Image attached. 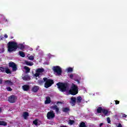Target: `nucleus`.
Instances as JSON below:
<instances>
[{"instance_id":"obj_1","label":"nucleus","mask_w":127,"mask_h":127,"mask_svg":"<svg viewBox=\"0 0 127 127\" xmlns=\"http://www.w3.org/2000/svg\"><path fill=\"white\" fill-rule=\"evenodd\" d=\"M25 48V47L22 44H17V43L14 41L9 42L7 43V51L8 52H14L20 49V50H23Z\"/></svg>"},{"instance_id":"obj_2","label":"nucleus","mask_w":127,"mask_h":127,"mask_svg":"<svg viewBox=\"0 0 127 127\" xmlns=\"http://www.w3.org/2000/svg\"><path fill=\"white\" fill-rule=\"evenodd\" d=\"M57 86L60 92H66L69 88V83L67 82H59L57 83Z\"/></svg>"},{"instance_id":"obj_3","label":"nucleus","mask_w":127,"mask_h":127,"mask_svg":"<svg viewBox=\"0 0 127 127\" xmlns=\"http://www.w3.org/2000/svg\"><path fill=\"white\" fill-rule=\"evenodd\" d=\"M78 92H79L78 86L74 83H72V86L69 91V94L72 96H75V95H77V94H78Z\"/></svg>"},{"instance_id":"obj_4","label":"nucleus","mask_w":127,"mask_h":127,"mask_svg":"<svg viewBox=\"0 0 127 127\" xmlns=\"http://www.w3.org/2000/svg\"><path fill=\"white\" fill-rule=\"evenodd\" d=\"M43 80L44 82H45L44 84L45 88H48L49 87H51V86L54 84V80H53V79H50L47 78V77H44Z\"/></svg>"},{"instance_id":"obj_5","label":"nucleus","mask_w":127,"mask_h":127,"mask_svg":"<svg viewBox=\"0 0 127 127\" xmlns=\"http://www.w3.org/2000/svg\"><path fill=\"white\" fill-rule=\"evenodd\" d=\"M54 71L58 75V76H61L62 74V69L59 66H54Z\"/></svg>"},{"instance_id":"obj_6","label":"nucleus","mask_w":127,"mask_h":127,"mask_svg":"<svg viewBox=\"0 0 127 127\" xmlns=\"http://www.w3.org/2000/svg\"><path fill=\"white\" fill-rule=\"evenodd\" d=\"M16 100H17V97L13 95L9 96L8 98V102L10 104H14L16 102Z\"/></svg>"},{"instance_id":"obj_7","label":"nucleus","mask_w":127,"mask_h":127,"mask_svg":"<svg viewBox=\"0 0 127 127\" xmlns=\"http://www.w3.org/2000/svg\"><path fill=\"white\" fill-rule=\"evenodd\" d=\"M47 118L48 120H52L55 118V113L53 111H51L48 112L47 114Z\"/></svg>"},{"instance_id":"obj_8","label":"nucleus","mask_w":127,"mask_h":127,"mask_svg":"<svg viewBox=\"0 0 127 127\" xmlns=\"http://www.w3.org/2000/svg\"><path fill=\"white\" fill-rule=\"evenodd\" d=\"M8 66L10 68H12L13 72H15V71L17 70V66L16 65V64L12 62L9 63Z\"/></svg>"},{"instance_id":"obj_9","label":"nucleus","mask_w":127,"mask_h":127,"mask_svg":"<svg viewBox=\"0 0 127 127\" xmlns=\"http://www.w3.org/2000/svg\"><path fill=\"white\" fill-rule=\"evenodd\" d=\"M76 98L75 97H71L70 98V105L74 107L76 104Z\"/></svg>"},{"instance_id":"obj_10","label":"nucleus","mask_w":127,"mask_h":127,"mask_svg":"<svg viewBox=\"0 0 127 127\" xmlns=\"http://www.w3.org/2000/svg\"><path fill=\"white\" fill-rule=\"evenodd\" d=\"M22 89L25 92H27L28 91H29V89H30V86L27 84H25L22 86Z\"/></svg>"},{"instance_id":"obj_11","label":"nucleus","mask_w":127,"mask_h":127,"mask_svg":"<svg viewBox=\"0 0 127 127\" xmlns=\"http://www.w3.org/2000/svg\"><path fill=\"white\" fill-rule=\"evenodd\" d=\"M38 90H39V86L35 85L32 88V91L34 93H37L38 92Z\"/></svg>"},{"instance_id":"obj_12","label":"nucleus","mask_w":127,"mask_h":127,"mask_svg":"<svg viewBox=\"0 0 127 127\" xmlns=\"http://www.w3.org/2000/svg\"><path fill=\"white\" fill-rule=\"evenodd\" d=\"M50 109L54 110L56 111V113H59V108H58V106H57V105L51 106Z\"/></svg>"},{"instance_id":"obj_13","label":"nucleus","mask_w":127,"mask_h":127,"mask_svg":"<svg viewBox=\"0 0 127 127\" xmlns=\"http://www.w3.org/2000/svg\"><path fill=\"white\" fill-rule=\"evenodd\" d=\"M45 103L46 105L50 104L51 103V99L50 98V97L48 96L46 98V100L45 101Z\"/></svg>"},{"instance_id":"obj_14","label":"nucleus","mask_w":127,"mask_h":127,"mask_svg":"<svg viewBox=\"0 0 127 127\" xmlns=\"http://www.w3.org/2000/svg\"><path fill=\"white\" fill-rule=\"evenodd\" d=\"M102 113L104 115V117H108L109 116V111L107 109H103Z\"/></svg>"},{"instance_id":"obj_15","label":"nucleus","mask_w":127,"mask_h":127,"mask_svg":"<svg viewBox=\"0 0 127 127\" xmlns=\"http://www.w3.org/2000/svg\"><path fill=\"white\" fill-rule=\"evenodd\" d=\"M4 83L6 85H9V86H12L13 85V82L9 80H5Z\"/></svg>"},{"instance_id":"obj_16","label":"nucleus","mask_w":127,"mask_h":127,"mask_svg":"<svg viewBox=\"0 0 127 127\" xmlns=\"http://www.w3.org/2000/svg\"><path fill=\"white\" fill-rule=\"evenodd\" d=\"M24 81H29L30 80V76L28 75H25L22 77Z\"/></svg>"},{"instance_id":"obj_17","label":"nucleus","mask_w":127,"mask_h":127,"mask_svg":"<svg viewBox=\"0 0 127 127\" xmlns=\"http://www.w3.org/2000/svg\"><path fill=\"white\" fill-rule=\"evenodd\" d=\"M103 110H104V109H103L101 107H99L97 109V113L98 114H101L102 113H103Z\"/></svg>"},{"instance_id":"obj_18","label":"nucleus","mask_w":127,"mask_h":127,"mask_svg":"<svg viewBox=\"0 0 127 127\" xmlns=\"http://www.w3.org/2000/svg\"><path fill=\"white\" fill-rule=\"evenodd\" d=\"M44 72V68H38L36 69V73L40 74V73H43Z\"/></svg>"},{"instance_id":"obj_19","label":"nucleus","mask_w":127,"mask_h":127,"mask_svg":"<svg viewBox=\"0 0 127 127\" xmlns=\"http://www.w3.org/2000/svg\"><path fill=\"white\" fill-rule=\"evenodd\" d=\"M63 113H68V112H70V108L68 107H65L63 108Z\"/></svg>"},{"instance_id":"obj_20","label":"nucleus","mask_w":127,"mask_h":127,"mask_svg":"<svg viewBox=\"0 0 127 127\" xmlns=\"http://www.w3.org/2000/svg\"><path fill=\"white\" fill-rule=\"evenodd\" d=\"M29 116V114L28 113V112H24L23 113V117L24 118V119H26L27 118V117Z\"/></svg>"},{"instance_id":"obj_21","label":"nucleus","mask_w":127,"mask_h":127,"mask_svg":"<svg viewBox=\"0 0 127 127\" xmlns=\"http://www.w3.org/2000/svg\"><path fill=\"white\" fill-rule=\"evenodd\" d=\"M25 63L26 65H27L28 66H33V63L28 62L27 61H26L25 62Z\"/></svg>"},{"instance_id":"obj_22","label":"nucleus","mask_w":127,"mask_h":127,"mask_svg":"<svg viewBox=\"0 0 127 127\" xmlns=\"http://www.w3.org/2000/svg\"><path fill=\"white\" fill-rule=\"evenodd\" d=\"M82 97L81 96H78L76 98V100H77V103H78V104H80V103H81V102H82Z\"/></svg>"},{"instance_id":"obj_23","label":"nucleus","mask_w":127,"mask_h":127,"mask_svg":"<svg viewBox=\"0 0 127 127\" xmlns=\"http://www.w3.org/2000/svg\"><path fill=\"white\" fill-rule=\"evenodd\" d=\"M19 55L21 57H25V54H24V52H22V51H19Z\"/></svg>"},{"instance_id":"obj_24","label":"nucleus","mask_w":127,"mask_h":127,"mask_svg":"<svg viewBox=\"0 0 127 127\" xmlns=\"http://www.w3.org/2000/svg\"><path fill=\"white\" fill-rule=\"evenodd\" d=\"M5 72H6V74H11V71H10L8 67L5 68Z\"/></svg>"},{"instance_id":"obj_25","label":"nucleus","mask_w":127,"mask_h":127,"mask_svg":"<svg viewBox=\"0 0 127 127\" xmlns=\"http://www.w3.org/2000/svg\"><path fill=\"white\" fill-rule=\"evenodd\" d=\"M24 69H25L26 73H29L30 72V68H29L28 66H25L24 67Z\"/></svg>"},{"instance_id":"obj_26","label":"nucleus","mask_w":127,"mask_h":127,"mask_svg":"<svg viewBox=\"0 0 127 127\" xmlns=\"http://www.w3.org/2000/svg\"><path fill=\"white\" fill-rule=\"evenodd\" d=\"M0 126H4V127H5V126H7V124L4 121H0Z\"/></svg>"},{"instance_id":"obj_27","label":"nucleus","mask_w":127,"mask_h":127,"mask_svg":"<svg viewBox=\"0 0 127 127\" xmlns=\"http://www.w3.org/2000/svg\"><path fill=\"white\" fill-rule=\"evenodd\" d=\"M79 127H87V125H86L84 122H82L80 123Z\"/></svg>"},{"instance_id":"obj_28","label":"nucleus","mask_w":127,"mask_h":127,"mask_svg":"<svg viewBox=\"0 0 127 127\" xmlns=\"http://www.w3.org/2000/svg\"><path fill=\"white\" fill-rule=\"evenodd\" d=\"M44 82H45V81H44V80H40V79H39L38 80V84H39V85H43V83H44Z\"/></svg>"},{"instance_id":"obj_29","label":"nucleus","mask_w":127,"mask_h":127,"mask_svg":"<svg viewBox=\"0 0 127 127\" xmlns=\"http://www.w3.org/2000/svg\"><path fill=\"white\" fill-rule=\"evenodd\" d=\"M73 124H75V121L73 120H69L68 122V125L72 126Z\"/></svg>"},{"instance_id":"obj_30","label":"nucleus","mask_w":127,"mask_h":127,"mask_svg":"<svg viewBox=\"0 0 127 127\" xmlns=\"http://www.w3.org/2000/svg\"><path fill=\"white\" fill-rule=\"evenodd\" d=\"M0 71H1L2 73H5V68H4L3 67H0Z\"/></svg>"},{"instance_id":"obj_31","label":"nucleus","mask_w":127,"mask_h":127,"mask_svg":"<svg viewBox=\"0 0 127 127\" xmlns=\"http://www.w3.org/2000/svg\"><path fill=\"white\" fill-rule=\"evenodd\" d=\"M33 124L35 125V126H38V122L37 120H35L33 122Z\"/></svg>"},{"instance_id":"obj_32","label":"nucleus","mask_w":127,"mask_h":127,"mask_svg":"<svg viewBox=\"0 0 127 127\" xmlns=\"http://www.w3.org/2000/svg\"><path fill=\"white\" fill-rule=\"evenodd\" d=\"M29 60L33 61V60H34V57H33V56H30L29 57Z\"/></svg>"},{"instance_id":"obj_33","label":"nucleus","mask_w":127,"mask_h":127,"mask_svg":"<svg viewBox=\"0 0 127 127\" xmlns=\"http://www.w3.org/2000/svg\"><path fill=\"white\" fill-rule=\"evenodd\" d=\"M6 89L7 91H9V92H11V91H12V89H11L10 87H7L6 88Z\"/></svg>"},{"instance_id":"obj_34","label":"nucleus","mask_w":127,"mask_h":127,"mask_svg":"<svg viewBox=\"0 0 127 127\" xmlns=\"http://www.w3.org/2000/svg\"><path fill=\"white\" fill-rule=\"evenodd\" d=\"M73 71V68L72 67H68L67 68V72H72Z\"/></svg>"},{"instance_id":"obj_35","label":"nucleus","mask_w":127,"mask_h":127,"mask_svg":"<svg viewBox=\"0 0 127 127\" xmlns=\"http://www.w3.org/2000/svg\"><path fill=\"white\" fill-rule=\"evenodd\" d=\"M107 123L108 124H110V123H111V119L110 118V117H107Z\"/></svg>"},{"instance_id":"obj_36","label":"nucleus","mask_w":127,"mask_h":127,"mask_svg":"<svg viewBox=\"0 0 127 127\" xmlns=\"http://www.w3.org/2000/svg\"><path fill=\"white\" fill-rule=\"evenodd\" d=\"M39 75H40V74L38 72H36V73L35 74V77H39Z\"/></svg>"},{"instance_id":"obj_37","label":"nucleus","mask_w":127,"mask_h":127,"mask_svg":"<svg viewBox=\"0 0 127 127\" xmlns=\"http://www.w3.org/2000/svg\"><path fill=\"white\" fill-rule=\"evenodd\" d=\"M115 102L116 105H119V104H120V101L115 100Z\"/></svg>"},{"instance_id":"obj_38","label":"nucleus","mask_w":127,"mask_h":127,"mask_svg":"<svg viewBox=\"0 0 127 127\" xmlns=\"http://www.w3.org/2000/svg\"><path fill=\"white\" fill-rule=\"evenodd\" d=\"M74 77V75L72 74H71L69 75V78L70 79H73V77Z\"/></svg>"},{"instance_id":"obj_39","label":"nucleus","mask_w":127,"mask_h":127,"mask_svg":"<svg viewBox=\"0 0 127 127\" xmlns=\"http://www.w3.org/2000/svg\"><path fill=\"white\" fill-rule=\"evenodd\" d=\"M0 85L2 84V78H0Z\"/></svg>"},{"instance_id":"obj_40","label":"nucleus","mask_w":127,"mask_h":127,"mask_svg":"<svg viewBox=\"0 0 127 127\" xmlns=\"http://www.w3.org/2000/svg\"><path fill=\"white\" fill-rule=\"evenodd\" d=\"M118 127H123V126H122V124L119 123L118 124Z\"/></svg>"},{"instance_id":"obj_41","label":"nucleus","mask_w":127,"mask_h":127,"mask_svg":"<svg viewBox=\"0 0 127 127\" xmlns=\"http://www.w3.org/2000/svg\"><path fill=\"white\" fill-rule=\"evenodd\" d=\"M126 117H127V115L126 114H123V116H122V118H126Z\"/></svg>"},{"instance_id":"obj_42","label":"nucleus","mask_w":127,"mask_h":127,"mask_svg":"<svg viewBox=\"0 0 127 127\" xmlns=\"http://www.w3.org/2000/svg\"><path fill=\"white\" fill-rule=\"evenodd\" d=\"M103 125H104V123H100V125H99V127H102Z\"/></svg>"},{"instance_id":"obj_43","label":"nucleus","mask_w":127,"mask_h":127,"mask_svg":"<svg viewBox=\"0 0 127 127\" xmlns=\"http://www.w3.org/2000/svg\"><path fill=\"white\" fill-rule=\"evenodd\" d=\"M75 81H76V82H77L78 84H79L80 83V81L78 79H76V80H75Z\"/></svg>"},{"instance_id":"obj_44","label":"nucleus","mask_w":127,"mask_h":127,"mask_svg":"<svg viewBox=\"0 0 127 127\" xmlns=\"http://www.w3.org/2000/svg\"><path fill=\"white\" fill-rule=\"evenodd\" d=\"M4 52V48H2L1 50V53H3Z\"/></svg>"},{"instance_id":"obj_45","label":"nucleus","mask_w":127,"mask_h":127,"mask_svg":"<svg viewBox=\"0 0 127 127\" xmlns=\"http://www.w3.org/2000/svg\"><path fill=\"white\" fill-rule=\"evenodd\" d=\"M57 104L58 105V104H62V102H60V101H58Z\"/></svg>"},{"instance_id":"obj_46","label":"nucleus","mask_w":127,"mask_h":127,"mask_svg":"<svg viewBox=\"0 0 127 127\" xmlns=\"http://www.w3.org/2000/svg\"><path fill=\"white\" fill-rule=\"evenodd\" d=\"M4 37H5V38H7L8 36L6 34H5L4 35Z\"/></svg>"},{"instance_id":"obj_47","label":"nucleus","mask_w":127,"mask_h":127,"mask_svg":"<svg viewBox=\"0 0 127 127\" xmlns=\"http://www.w3.org/2000/svg\"><path fill=\"white\" fill-rule=\"evenodd\" d=\"M60 127H67L66 126H61Z\"/></svg>"},{"instance_id":"obj_48","label":"nucleus","mask_w":127,"mask_h":127,"mask_svg":"<svg viewBox=\"0 0 127 127\" xmlns=\"http://www.w3.org/2000/svg\"><path fill=\"white\" fill-rule=\"evenodd\" d=\"M0 113H1V108H0Z\"/></svg>"},{"instance_id":"obj_49","label":"nucleus","mask_w":127,"mask_h":127,"mask_svg":"<svg viewBox=\"0 0 127 127\" xmlns=\"http://www.w3.org/2000/svg\"><path fill=\"white\" fill-rule=\"evenodd\" d=\"M12 38H13V37H11L10 39H12Z\"/></svg>"}]
</instances>
